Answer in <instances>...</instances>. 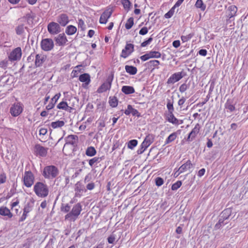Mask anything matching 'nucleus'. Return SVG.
Returning <instances> with one entry per match:
<instances>
[{
    "mask_svg": "<svg viewBox=\"0 0 248 248\" xmlns=\"http://www.w3.org/2000/svg\"><path fill=\"white\" fill-rule=\"evenodd\" d=\"M33 191L35 194L40 198L47 197L49 193V189L47 186L41 182H36L33 186Z\"/></svg>",
    "mask_w": 248,
    "mask_h": 248,
    "instance_id": "nucleus-1",
    "label": "nucleus"
},
{
    "mask_svg": "<svg viewBox=\"0 0 248 248\" xmlns=\"http://www.w3.org/2000/svg\"><path fill=\"white\" fill-rule=\"evenodd\" d=\"M59 170L57 167L54 165L46 166L44 168L42 175L45 179H53L59 175Z\"/></svg>",
    "mask_w": 248,
    "mask_h": 248,
    "instance_id": "nucleus-2",
    "label": "nucleus"
},
{
    "mask_svg": "<svg viewBox=\"0 0 248 248\" xmlns=\"http://www.w3.org/2000/svg\"><path fill=\"white\" fill-rule=\"evenodd\" d=\"M82 210V205L80 203L75 204L72 210L65 216V220L75 221L80 215Z\"/></svg>",
    "mask_w": 248,
    "mask_h": 248,
    "instance_id": "nucleus-3",
    "label": "nucleus"
},
{
    "mask_svg": "<svg viewBox=\"0 0 248 248\" xmlns=\"http://www.w3.org/2000/svg\"><path fill=\"white\" fill-rule=\"evenodd\" d=\"M155 135L152 134H148L140 145V148L138 150V154H142L146 149L154 142Z\"/></svg>",
    "mask_w": 248,
    "mask_h": 248,
    "instance_id": "nucleus-4",
    "label": "nucleus"
},
{
    "mask_svg": "<svg viewBox=\"0 0 248 248\" xmlns=\"http://www.w3.org/2000/svg\"><path fill=\"white\" fill-rule=\"evenodd\" d=\"M24 185L27 187H31L34 182V176L32 172L29 171H26L22 178Z\"/></svg>",
    "mask_w": 248,
    "mask_h": 248,
    "instance_id": "nucleus-5",
    "label": "nucleus"
},
{
    "mask_svg": "<svg viewBox=\"0 0 248 248\" xmlns=\"http://www.w3.org/2000/svg\"><path fill=\"white\" fill-rule=\"evenodd\" d=\"M22 54L21 47H17L10 52L8 55V59L11 62L19 61L21 58Z\"/></svg>",
    "mask_w": 248,
    "mask_h": 248,
    "instance_id": "nucleus-6",
    "label": "nucleus"
},
{
    "mask_svg": "<svg viewBox=\"0 0 248 248\" xmlns=\"http://www.w3.org/2000/svg\"><path fill=\"white\" fill-rule=\"evenodd\" d=\"M113 12L112 7H108L101 15L99 23L101 24H105L107 23L108 19L111 16Z\"/></svg>",
    "mask_w": 248,
    "mask_h": 248,
    "instance_id": "nucleus-7",
    "label": "nucleus"
},
{
    "mask_svg": "<svg viewBox=\"0 0 248 248\" xmlns=\"http://www.w3.org/2000/svg\"><path fill=\"white\" fill-rule=\"evenodd\" d=\"M34 154L36 156L46 157L47 154L48 148L45 147L40 144H36L34 147Z\"/></svg>",
    "mask_w": 248,
    "mask_h": 248,
    "instance_id": "nucleus-8",
    "label": "nucleus"
},
{
    "mask_svg": "<svg viewBox=\"0 0 248 248\" xmlns=\"http://www.w3.org/2000/svg\"><path fill=\"white\" fill-rule=\"evenodd\" d=\"M41 47L45 51L52 50L54 47V42L52 39L46 38L42 39L41 42Z\"/></svg>",
    "mask_w": 248,
    "mask_h": 248,
    "instance_id": "nucleus-9",
    "label": "nucleus"
},
{
    "mask_svg": "<svg viewBox=\"0 0 248 248\" xmlns=\"http://www.w3.org/2000/svg\"><path fill=\"white\" fill-rule=\"evenodd\" d=\"M113 77H109L106 79V81L103 83L98 89L97 92L99 93H103L109 90L111 87Z\"/></svg>",
    "mask_w": 248,
    "mask_h": 248,
    "instance_id": "nucleus-10",
    "label": "nucleus"
},
{
    "mask_svg": "<svg viewBox=\"0 0 248 248\" xmlns=\"http://www.w3.org/2000/svg\"><path fill=\"white\" fill-rule=\"evenodd\" d=\"M66 99H63L62 101L60 102L57 106V108L59 109L64 110L69 112H71L74 109V106L71 104L70 103H68L66 102Z\"/></svg>",
    "mask_w": 248,
    "mask_h": 248,
    "instance_id": "nucleus-11",
    "label": "nucleus"
},
{
    "mask_svg": "<svg viewBox=\"0 0 248 248\" xmlns=\"http://www.w3.org/2000/svg\"><path fill=\"white\" fill-rule=\"evenodd\" d=\"M134 51V45L131 43H126L124 48L122 50L120 56L123 58H126Z\"/></svg>",
    "mask_w": 248,
    "mask_h": 248,
    "instance_id": "nucleus-12",
    "label": "nucleus"
},
{
    "mask_svg": "<svg viewBox=\"0 0 248 248\" xmlns=\"http://www.w3.org/2000/svg\"><path fill=\"white\" fill-rule=\"evenodd\" d=\"M23 111V105L20 103L14 104L10 108V113L14 117L19 115Z\"/></svg>",
    "mask_w": 248,
    "mask_h": 248,
    "instance_id": "nucleus-13",
    "label": "nucleus"
},
{
    "mask_svg": "<svg viewBox=\"0 0 248 248\" xmlns=\"http://www.w3.org/2000/svg\"><path fill=\"white\" fill-rule=\"evenodd\" d=\"M47 31L50 34L55 35L61 31V27L58 23L51 22L47 25Z\"/></svg>",
    "mask_w": 248,
    "mask_h": 248,
    "instance_id": "nucleus-14",
    "label": "nucleus"
},
{
    "mask_svg": "<svg viewBox=\"0 0 248 248\" xmlns=\"http://www.w3.org/2000/svg\"><path fill=\"white\" fill-rule=\"evenodd\" d=\"M57 23L60 26L65 27L70 22L69 16L66 14H61L57 17Z\"/></svg>",
    "mask_w": 248,
    "mask_h": 248,
    "instance_id": "nucleus-15",
    "label": "nucleus"
},
{
    "mask_svg": "<svg viewBox=\"0 0 248 248\" xmlns=\"http://www.w3.org/2000/svg\"><path fill=\"white\" fill-rule=\"evenodd\" d=\"M201 126L199 124H197L191 131L188 134L186 140L191 141L193 140L200 132Z\"/></svg>",
    "mask_w": 248,
    "mask_h": 248,
    "instance_id": "nucleus-16",
    "label": "nucleus"
},
{
    "mask_svg": "<svg viewBox=\"0 0 248 248\" xmlns=\"http://www.w3.org/2000/svg\"><path fill=\"white\" fill-rule=\"evenodd\" d=\"M75 191L76 196L80 197L84 193L86 192V190L81 182H78L75 185Z\"/></svg>",
    "mask_w": 248,
    "mask_h": 248,
    "instance_id": "nucleus-17",
    "label": "nucleus"
},
{
    "mask_svg": "<svg viewBox=\"0 0 248 248\" xmlns=\"http://www.w3.org/2000/svg\"><path fill=\"white\" fill-rule=\"evenodd\" d=\"M79 80L83 83L82 87L86 88L91 82V77L88 73H84L79 76Z\"/></svg>",
    "mask_w": 248,
    "mask_h": 248,
    "instance_id": "nucleus-18",
    "label": "nucleus"
},
{
    "mask_svg": "<svg viewBox=\"0 0 248 248\" xmlns=\"http://www.w3.org/2000/svg\"><path fill=\"white\" fill-rule=\"evenodd\" d=\"M182 72H177L172 74L167 80V83L168 84H173L183 78Z\"/></svg>",
    "mask_w": 248,
    "mask_h": 248,
    "instance_id": "nucleus-19",
    "label": "nucleus"
},
{
    "mask_svg": "<svg viewBox=\"0 0 248 248\" xmlns=\"http://www.w3.org/2000/svg\"><path fill=\"white\" fill-rule=\"evenodd\" d=\"M55 41L56 44L59 46H64L67 44L68 40L65 34L62 33L59 34L57 37H56Z\"/></svg>",
    "mask_w": 248,
    "mask_h": 248,
    "instance_id": "nucleus-20",
    "label": "nucleus"
},
{
    "mask_svg": "<svg viewBox=\"0 0 248 248\" xmlns=\"http://www.w3.org/2000/svg\"><path fill=\"white\" fill-rule=\"evenodd\" d=\"M124 113L126 115H129L132 114L133 116H135L138 117L140 116V113L136 109L134 108L131 105L127 106V108L124 111Z\"/></svg>",
    "mask_w": 248,
    "mask_h": 248,
    "instance_id": "nucleus-21",
    "label": "nucleus"
},
{
    "mask_svg": "<svg viewBox=\"0 0 248 248\" xmlns=\"http://www.w3.org/2000/svg\"><path fill=\"white\" fill-rule=\"evenodd\" d=\"M35 17V15L32 12H31L26 15L21 20L22 22L26 21L29 25H32L33 23V20Z\"/></svg>",
    "mask_w": 248,
    "mask_h": 248,
    "instance_id": "nucleus-22",
    "label": "nucleus"
},
{
    "mask_svg": "<svg viewBox=\"0 0 248 248\" xmlns=\"http://www.w3.org/2000/svg\"><path fill=\"white\" fill-rule=\"evenodd\" d=\"M192 163L190 160H188L185 163L183 164L178 169V174L177 175H179L180 174L186 171L188 169H189L192 167Z\"/></svg>",
    "mask_w": 248,
    "mask_h": 248,
    "instance_id": "nucleus-23",
    "label": "nucleus"
},
{
    "mask_svg": "<svg viewBox=\"0 0 248 248\" xmlns=\"http://www.w3.org/2000/svg\"><path fill=\"white\" fill-rule=\"evenodd\" d=\"M0 215L7 217L9 218H11L13 216V213L10 210L5 206H1L0 207Z\"/></svg>",
    "mask_w": 248,
    "mask_h": 248,
    "instance_id": "nucleus-24",
    "label": "nucleus"
},
{
    "mask_svg": "<svg viewBox=\"0 0 248 248\" xmlns=\"http://www.w3.org/2000/svg\"><path fill=\"white\" fill-rule=\"evenodd\" d=\"M237 11V8L234 5L230 6L227 10V17L231 18L236 16Z\"/></svg>",
    "mask_w": 248,
    "mask_h": 248,
    "instance_id": "nucleus-25",
    "label": "nucleus"
},
{
    "mask_svg": "<svg viewBox=\"0 0 248 248\" xmlns=\"http://www.w3.org/2000/svg\"><path fill=\"white\" fill-rule=\"evenodd\" d=\"M166 119L169 123L175 125H179L182 123V122L179 123V120L174 116L173 112L169 113L166 117Z\"/></svg>",
    "mask_w": 248,
    "mask_h": 248,
    "instance_id": "nucleus-26",
    "label": "nucleus"
},
{
    "mask_svg": "<svg viewBox=\"0 0 248 248\" xmlns=\"http://www.w3.org/2000/svg\"><path fill=\"white\" fill-rule=\"evenodd\" d=\"M46 60V57L42 54H37L35 56V63L37 67L42 65Z\"/></svg>",
    "mask_w": 248,
    "mask_h": 248,
    "instance_id": "nucleus-27",
    "label": "nucleus"
},
{
    "mask_svg": "<svg viewBox=\"0 0 248 248\" xmlns=\"http://www.w3.org/2000/svg\"><path fill=\"white\" fill-rule=\"evenodd\" d=\"M122 91L125 94H130L135 92V89L132 86H124L122 88Z\"/></svg>",
    "mask_w": 248,
    "mask_h": 248,
    "instance_id": "nucleus-28",
    "label": "nucleus"
},
{
    "mask_svg": "<svg viewBox=\"0 0 248 248\" xmlns=\"http://www.w3.org/2000/svg\"><path fill=\"white\" fill-rule=\"evenodd\" d=\"M77 31V28L73 25H69L65 29V33L68 35L74 34Z\"/></svg>",
    "mask_w": 248,
    "mask_h": 248,
    "instance_id": "nucleus-29",
    "label": "nucleus"
},
{
    "mask_svg": "<svg viewBox=\"0 0 248 248\" xmlns=\"http://www.w3.org/2000/svg\"><path fill=\"white\" fill-rule=\"evenodd\" d=\"M125 69L127 73L132 75H135L138 71L137 68L136 67L127 65L125 66Z\"/></svg>",
    "mask_w": 248,
    "mask_h": 248,
    "instance_id": "nucleus-30",
    "label": "nucleus"
},
{
    "mask_svg": "<svg viewBox=\"0 0 248 248\" xmlns=\"http://www.w3.org/2000/svg\"><path fill=\"white\" fill-rule=\"evenodd\" d=\"M78 140V137L76 135H70L66 137L67 143L72 145H74L76 143V141Z\"/></svg>",
    "mask_w": 248,
    "mask_h": 248,
    "instance_id": "nucleus-31",
    "label": "nucleus"
},
{
    "mask_svg": "<svg viewBox=\"0 0 248 248\" xmlns=\"http://www.w3.org/2000/svg\"><path fill=\"white\" fill-rule=\"evenodd\" d=\"M64 124L65 123L63 121L58 120L57 121L52 122L51 123V126L53 129H56L62 127Z\"/></svg>",
    "mask_w": 248,
    "mask_h": 248,
    "instance_id": "nucleus-32",
    "label": "nucleus"
},
{
    "mask_svg": "<svg viewBox=\"0 0 248 248\" xmlns=\"http://www.w3.org/2000/svg\"><path fill=\"white\" fill-rule=\"evenodd\" d=\"M96 154V151L93 146L89 147L86 150V155L88 156H93Z\"/></svg>",
    "mask_w": 248,
    "mask_h": 248,
    "instance_id": "nucleus-33",
    "label": "nucleus"
},
{
    "mask_svg": "<svg viewBox=\"0 0 248 248\" xmlns=\"http://www.w3.org/2000/svg\"><path fill=\"white\" fill-rule=\"evenodd\" d=\"M177 137V134L176 132L171 133L166 140L165 142V144H168L173 141L176 139Z\"/></svg>",
    "mask_w": 248,
    "mask_h": 248,
    "instance_id": "nucleus-34",
    "label": "nucleus"
},
{
    "mask_svg": "<svg viewBox=\"0 0 248 248\" xmlns=\"http://www.w3.org/2000/svg\"><path fill=\"white\" fill-rule=\"evenodd\" d=\"M148 65L151 67H153L152 70L158 69V65L160 64V62L158 60H151L148 62Z\"/></svg>",
    "mask_w": 248,
    "mask_h": 248,
    "instance_id": "nucleus-35",
    "label": "nucleus"
},
{
    "mask_svg": "<svg viewBox=\"0 0 248 248\" xmlns=\"http://www.w3.org/2000/svg\"><path fill=\"white\" fill-rule=\"evenodd\" d=\"M101 158L99 157H94L89 160V164L91 167H93L98 164L101 161Z\"/></svg>",
    "mask_w": 248,
    "mask_h": 248,
    "instance_id": "nucleus-36",
    "label": "nucleus"
},
{
    "mask_svg": "<svg viewBox=\"0 0 248 248\" xmlns=\"http://www.w3.org/2000/svg\"><path fill=\"white\" fill-rule=\"evenodd\" d=\"M195 6L202 11H204L206 9V5L203 3L202 0H197Z\"/></svg>",
    "mask_w": 248,
    "mask_h": 248,
    "instance_id": "nucleus-37",
    "label": "nucleus"
},
{
    "mask_svg": "<svg viewBox=\"0 0 248 248\" xmlns=\"http://www.w3.org/2000/svg\"><path fill=\"white\" fill-rule=\"evenodd\" d=\"M150 59L151 58H159L161 57V54L160 52L156 51H150L148 52Z\"/></svg>",
    "mask_w": 248,
    "mask_h": 248,
    "instance_id": "nucleus-38",
    "label": "nucleus"
},
{
    "mask_svg": "<svg viewBox=\"0 0 248 248\" xmlns=\"http://www.w3.org/2000/svg\"><path fill=\"white\" fill-rule=\"evenodd\" d=\"M109 104L111 107H116L118 104V99L115 96L110 97L109 98Z\"/></svg>",
    "mask_w": 248,
    "mask_h": 248,
    "instance_id": "nucleus-39",
    "label": "nucleus"
},
{
    "mask_svg": "<svg viewBox=\"0 0 248 248\" xmlns=\"http://www.w3.org/2000/svg\"><path fill=\"white\" fill-rule=\"evenodd\" d=\"M20 200L18 198H16L13 199L10 204V207L12 210H13L14 208L17 207L19 205Z\"/></svg>",
    "mask_w": 248,
    "mask_h": 248,
    "instance_id": "nucleus-40",
    "label": "nucleus"
},
{
    "mask_svg": "<svg viewBox=\"0 0 248 248\" xmlns=\"http://www.w3.org/2000/svg\"><path fill=\"white\" fill-rule=\"evenodd\" d=\"M134 25V18L132 17L129 18L125 24V28L127 30L130 29Z\"/></svg>",
    "mask_w": 248,
    "mask_h": 248,
    "instance_id": "nucleus-41",
    "label": "nucleus"
},
{
    "mask_svg": "<svg viewBox=\"0 0 248 248\" xmlns=\"http://www.w3.org/2000/svg\"><path fill=\"white\" fill-rule=\"evenodd\" d=\"M194 35L193 33H189L186 35H182L181 37L182 41L183 43L186 42L190 40Z\"/></svg>",
    "mask_w": 248,
    "mask_h": 248,
    "instance_id": "nucleus-42",
    "label": "nucleus"
},
{
    "mask_svg": "<svg viewBox=\"0 0 248 248\" xmlns=\"http://www.w3.org/2000/svg\"><path fill=\"white\" fill-rule=\"evenodd\" d=\"M80 65H78L75 67V69L73 70L71 72V77L72 78H76L78 76L79 73L80 72V70L78 69Z\"/></svg>",
    "mask_w": 248,
    "mask_h": 248,
    "instance_id": "nucleus-43",
    "label": "nucleus"
},
{
    "mask_svg": "<svg viewBox=\"0 0 248 248\" xmlns=\"http://www.w3.org/2000/svg\"><path fill=\"white\" fill-rule=\"evenodd\" d=\"M16 33L17 35L22 34L24 31V27L23 24L18 25L16 28Z\"/></svg>",
    "mask_w": 248,
    "mask_h": 248,
    "instance_id": "nucleus-44",
    "label": "nucleus"
},
{
    "mask_svg": "<svg viewBox=\"0 0 248 248\" xmlns=\"http://www.w3.org/2000/svg\"><path fill=\"white\" fill-rule=\"evenodd\" d=\"M138 144V141L136 140H130L127 143L128 148L131 149H133Z\"/></svg>",
    "mask_w": 248,
    "mask_h": 248,
    "instance_id": "nucleus-45",
    "label": "nucleus"
},
{
    "mask_svg": "<svg viewBox=\"0 0 248 248\" xmlns=\"http://www.w3.org/2000/svg\"><path fill=\"white\" fill-rule=\"evenodd\" d=\"M182 182L181 181H177L175 183L173 184L171 186V189L172 190H176L182 186Z\"/></svg>",
    "mask_w": 248,
    "mask_h": 248,
    "instance_id": "nucleus-46",
    "label": "nucleus"
},
{
    "mask_svg": "<svg viewBox=\"0 0 248 248\" xmlns=\"http://www.w3.org/2000/svg\"><path fill=\"white\" fill-rule=\"evenodd\" d=\"M167 108L168 110L169 113L173 112L174 108L173 105V102L170 100H169L167 104Z\"/></svg>",
    "mask_w": 248,
    "mask_h": 248,
    "instance_id": "nucleus-47",
    "label": "nucleus"
},
{
    "mask_svg": "<svg viewBox=\"0 0 248 248\" xmlns=\"http://www.w3.org/2000/svg\"><path fill=\"white\" fill-rule=\"evenodd\" d=\"M175 8L173 6L168 12L165 14V17L166 18H170L172 17L174 14Z\"/></svg>",
    "mask_w": 248,
    "mask_h": 248,
    "instance_id": "nucleus-48",
    "label": "nucleus"
},
{
    "mask_svg": "<svg viewBox=\"0 0 248 248\" xmlns=\"http://www.w3.org/2000/svg\"><path fill=\"white\" fill-rule=\"evenodd\" d=\"M7 180L6 174L5 172H2L0 174V185L4 184L6 182Z\"/></svg>",
    "mask_w": 248,
    "mask_h": 248,
    "instance_id": "nucleus-49",
    "label": "nucleus"
},
{
    "mask_svg": "<svg viewBox=\"0 0 248 248\" xmlns=\"http://www.w3.org/2000/svg\"><path fill=\"white\" fill-rule=\"evenodd\" d=\"M70 208V206L68 204H66L61 207V210L62 212L68 213L69 212Z\"/></svg>",
    "mask_w": 248,
    "mask_h": 248,
    "instance_id": "nucleus-50",
    "label": "nucleus"
},
{
    "mask_svg": "<svg viewBox=\"0 0 248 248\" xmlns=\"http://www.w3.org/2000/svg\"><path fill=\"white\" fill-rule=\"evenodd\" d=\"M122 4L125 9L128 10L130 6V2L129 0H123L122 1Z\"/></svg>",
    "mask_w": 248,
    "mask_h": 248,
    "instance_id": "nucleus-51",
    "label": "nucleus"
},
{
    "mask_svg": "<svg viewBox=\"0 0 248 248\" xmlns=\"http://www.w3.org/2000/svg\"><path fill=\"white\" fill-rule=\"evenodd\" d=\"M155 182L157 186H160L163 184L164 180L162 178L158 177L155 179Z\"/></svg>",
    "mask_w": 248,
    "mask_h": 248,
    "instance_id": "nucleus-52",
    "label": "nucleus"
},
{
    "mask_svg": "<svg viewBox=\"0 0 248 248\" xmlns=\"http://www.w3.org/2000/svg\"><path fill=\"white\" fill-rule=\"evenodd\" d=\"M153 38L152 37L149 38L147 40L144 41L141 44V47H145L148 45L150 44L152 41Z\"/></svg>",
    "mask_w": 248,
    "mask_h": 248,
    "instance_id": "nucleus-53",
    "label": "nucleus"
},
{
    "mask_svg": "<svg viewBox=\"0 0 248 248\" xmlns=\"http://www.w3.org/2000/svg\"><path fill=\"white\" fill-rule=\"evenodd\" d=\"M188 88L187 85L186 83L182 84L179 87V91L183 93L185 92Z\"/></svg>",
    "mask_w": 248,
    "mask_h": 248,
    "instance_id": "nucleus-54",
    "label": "nucleus"
},
{
    "mask_svg": "<svg viewBox=\"0 0 248 248\" xmlns=\"http://www.w3.org/2000/svg\"><path fill=\"white\" fill-rule=\"evenodd\" d=\"M61 94L60 93H57L55 94L53 98H51V101L55 103V104L56 103L58 99L61 97Z\"/></svg>",
    "mask_w": 248,
    "mask_h": 248,
    "instance_id": "nucleus-55",
    "label": "nucleus"
},
{
    "mask_svg": "<svg viewBox=\"0 0 248 248\" xmlns=\"http://www.w3.org/2000/svg\"><path fill=\"white\" fill-rule=\"evenodd\" d=\"M226 108L229 109L230 111H233L235 109L234 106L228 102L226 104Z\"/></svg>",
    "mask_w": 248,
    "mask_h": 248,
    "instance_id": "nucleus-56",
    "label": "nucleus"
},
{
    "mask_svg": "<svg viewBox=\"0 0 248 248\" xmlns=\"http://www.w3.org/2000/svg\"><path fill=\"white\" fill-rule=\"evenodd\" d=\"M148 32V29L146 27L142 28L139 31V34L142 35L146 34Z\"/></svg>",
    "mask_w": 248,
    "mask_h": 248,
    "instance_id": "nucleus-57",
    "label": "nucleus"
},
{
    "mask_svg": "<svg viewBox=\"0 0 248 248\" xmlns=\"http://www.w3.org/2000/svg\"><path fill=\"white\" fill-rule=\"evenodd\" d=\"M121 146V144L118 141H117L115 143H114L112 147V150L114 151L118 148H119Z\"/></svg>",
    "mask_w": 248,
    "mask_h": 248,
    "instance_id": "nucleus-58",
    "label": "nucleus"
},
{
    "mask_svg": "<svg viewBox=\"0 0 248 248\" xmlns=\"http://www.w3.org/2000/svg\"><path fill=\"white\" fill-rule=\"evenodd\" d=\"M8 61L4 60L0 62V67L2 68H6L8 65Z\"/></svg>",
    "mask_w": 248,
    "mask_h": 248,
    "instance_id": "nucleus-59",
    "label": "nucleus"
},
{
    "mask_svg": "<svg viewBox=\"0 0 248 248\" xmlns=\"http://www.w3.org/2000/svg\"><path fill=\"white\" fill-rule=\"evenodd\" d=\"M186 98L184 97H182L181 99L178 100V104L181 107L186 102Z\"/></svg>",
    "mask_w": 248,
    "mask_h": 248,
    "instance_id": "nucleus-60",
    "label": "nucleus"
},
{
    "mask_svg": "<svg viewBox=\"0 0 248 248\" xmlns=\"http://www.w3.org/2000/svg\"><path fill=\"white\" fill-rule=\"evenodd\" d=\"M140 59L141 60V61H144V62L149 60L150 59V57H149L148 53H147L140 56Z\"/></svg>",
    "mask_w": 248,
    "mask_h": 248,
    "instance_id": "nucleus-61",
    "label": "nucleus"
},
{
    "mask_svg": "<svg viewBox=\"0 0 248 248\" xmlns=\"http://www.w3.org/2000/svg\"><path fill=\"white\" fill-rule=\"evenodd\" d=\"M28 214L24 213L23 212V214L22 215V216H21V217H20V218L19 219V221L22 222V221H24L26 219V218L28 216Z\"/></svg>",
    "mask_w": 248,
    "mask_h": 248,
    "instance_id": "nucleus-62",
    "label": "nucleus"
},
{
    "mask_svg": "<svg viewBox=\"0 0 248 248\" xmlns=\"http://www.w3.org/2000/svg\"><path fill=\"white\" fill-rule=\"evenodd\" d=\"M55 106V103H53L51 101L46 106V109L47 110H50L52 109Z\"/></svg>",
    "mask_w": 248,
    "mask_h": 248,
    "instance_id": "nucleus-63",
    "label": "nucleus"
},
{
    "mask_svg": "<svg viewBox=\"0 0 248 248\" xmlns=\"http://www.w3.org/2000/svg\"><path fill=\"white\" fill-rule=\"evenodd\" d=\"M31 210V207L29 205L25 206L23 209V212L27 214L30 212Z\"/></svg>",
    "mask_w": 248,
    "mask_h": 248,
    "instance_id": "nucleus-64",
    "label": "nucleus"
}]
</instances>
